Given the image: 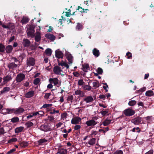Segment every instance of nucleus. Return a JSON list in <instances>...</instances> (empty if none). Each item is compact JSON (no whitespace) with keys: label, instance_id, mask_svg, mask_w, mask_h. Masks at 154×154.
<instances>
[{"label":"nucleus","instance_id":"obj_1","mask_svg":"<svg viewBox=\"0 0 154 154\" xmlns=\"http://www.w3.org/2000/svg\"><path fill=\"white\" fill-rule=\"evenodd\" d=\"M58 66H56L54 67L53 69V72L56 75H60L62 76H63L66 74V71H63V69L64 67L61 68L59 66H61L62 67L64 66L66 67V69L69 68V66L63 60L61 61H58Z\"/></svg>","mask_w":154,"mask_h":154},{"label":"nucleus","instance_id":"obj_2","mask_svg":"<svg viewBox=\"0 0 154 154\" xmlns=\"http://www.w3.org/2000/svg\"><path fill=\"white\" fill-rule=\"evenodd\" d=\"M7 110L9 113H14L16 115H21L24 111V109L22 108L19 107L15 109H8Z\"/></svg>","mask_w":154,"mask_h":154},{"label":"nucleus","instance_id":"obj_3","mask_svg":"<svg viewBox=\"0 0 154 154\" xmlns=\"http://www.w3.org/2000/svg\"><path fill=\"white\" fill-rule=\"evenodd\" d=\"M35 27L32 25H30L29 27L27 28L26 30L27 35L28 36L32 38H33L35 36Z\"/></svg>","mask_w":154,"mask_h":154},{"label":"nucleus","instance_id":"obj_4","mask_svg":"<svg viewBox=\"0 0 154 154\" xmlns=\"http://www.w3.org/2000/svg\"><path fill=\"white\" fill-rule=\"evenodd\" d=\"M48 81L50 83H53L54 85L59 86L61 84V81L59 80L57 78H50Z\"/></svg>","mask_w":154,"mask_h":154},{"label":"nucleus","instance_id":"obj_5","mask_svg":"<svg viewBox=\"0 0 154 154\" xmlns=\"http://www.w3.org/2000/svg\"><path fill=\"white\" fill-rule=\"evenodd\" d=\"M35 63V59L32 57L27 58L26 60V64L28 66H34Z\"/></svg>","mask_w":154,"mask_h":154},{"label":"nucleus","instance_id":"obj_6","mask_svg":"<svg viewBox=\"0 0 154 154\" xmlns=\"http://www.w3.org/2000/svg\"><path fill=\"white\" fill-rule=\"evenodd\" d=\"M25 78V75L23 73H19L17 75L16 80L17 82H20L22 81Z\"/></svg>","mask_w":154,"mask_h":154},{"label":"nucleus","instance_id":"obj_7","mask_svg":"<svg viewBox=\"0 0 154 154\" xmlns=\"http://www.w3.org/2000/svg\"><path fill=\"white\" fill-rule=\"evenodd\" d=\"M123 113L126 116H130L134 114V111L131 109H128L125 110L123 111Z\"/></svg>","mask_w":154,"mask_h":154},{"label":"nucleus","instance_id":"obj_8","mask_svg":"<svg viewBox=\"0 0 154 154\" xmlns=\"http://www.w3.org/2000/svg\"><path fill=\"white\" fill-rule=\"evenodd\" d=\"M142 118L140 117L135 118L131 120V122L135 125H138L141 123Z\"/></svg>","mask_w":154,"mask_h":154},{"label":"nucleus","instance_id":"obj_9","mask_svg":"<svg viewBox=\"0 0 154 154\" xmlns=\"http://www.w3.org/2000/svg\"><path fill=\"white\" fill-rule=\"evenodd\" d=\"M97 122L93 119L90 120L86 122L85 124L88 126H93L97 124Z\"/></svg>","mask_w":154,"mask_h":154},{"label":"nucleus","instance_id":"obj_10","mask_svg":"<svg viewBox=\"0 0 154 154\" xmlns=\"http://www.w3.org/2000/svg\"><path fill=\"white\" fill-rule=\"evenodd\" d=\"M81 121V119L79 117H76L72 118L71 120V123L76 125L79 123Z\"/></svg>","mask_w":154,"mask_h":154},{"label":"nucleus","instance_id":"obj_11","mask_svg":"<svg viewBox=\"0 0 154 154\" xmlns=\"http://www.w3.org/2000/svg\"><path fill=\"white\" fill-rule=\"evenodd\" d=\"M13 77L12 74L11 73L8 74L6 76L3 77L4 82L5 83H7L11 80L12 79Z\"/></svg>","mask_w":154,"mask_h":154},{"label":"nucleus","instance_id":"obj_12","mask_svg":"<svg viewBox=\"0 0 154 154\" xmlns=\"http://www.w3.org/2000/svg\"><path fill=\"white\" fill-rule=\"evenodd\" d=\"M45 37L49 39L52 42H53L56 39L55 36L50 33H47L45 35Z\"/></svg>","mask_w":154,"mask_h":154},{"label":"nucleus","instance_id":"obj_13","mask_svg":"<svg viewBox=\"0 0 154 154\" xmlns=\"http://www.w3.org/2000/svg\"><path fill=\"white\" fill-rule=\"evenodd\" d=\"M18 65V64L15 63L14 62H12L8 64V67L10 69L14 70Z\"/></svg>","mask_w":154,"mask_h":154},{"label":"nucleus","instance_id":"obj_14","mask_svg":"<svg viewBox=\"0 0 154 154\" xmlns=\"http://www.w3.org/2000/svg\"><path fill=\"white\" fill-rule=\"evenodd\" d=\"M96 140L95 138H92L89 140L88 142L86 143L85 144L87 146L90 147L95 143Z\"/></svg>","mask_w":154,"mask_h":154},{"label":"nucleus","instance_id":"obj_15","mask_svg":"<svg viewBox=\"0 0 154 154\" xmlns=\"http://www.w3.org/2000/svg\"><path fill=\"white\" fill-rule=\"evenodd\" d=\"M66 59L69 61V64H71L73 62V57L69 53L66 54Z\"/></svg>","mask_w":154,"mask_h":154},{"label":"nucleus","instance_id":"obj_16","mask_svg":"<svg viewBox=\"0 0 154 154\" xmlns=\"http://www.w3.org/2000/svg\"><path fill=\"white\" fill-rule=\"evenodd\" d=\"M55 56L58 59L62 58L63 57V54L61 51L57 50L55 51Z\"/></svg>","mask_w":154,"mask_h":154},{"label":"nucleus","instance_id":"obj_17","mask_svg":"<svg viewBox=\"0 0 154 154\" xmlns=\"http://www.w3.org/2000/svg\"><path fill=\"white\" fill-rule=\"evenodd\" d=\"M36 35L35 36V40L37 42L40 41L41 39V33L39 31H36Z\"/></svg>","mask_w":154,"mask_h":154},{"label":"nucleus","instance_id":"obj_18","mask_svg":"<svg viewBox=\"0 0 154 154\" xmlns=\"http://www.w3.org/2000/svg\"><path fill=\"white\" fill-rule=\"evenodd\" d=\"M35 92L33 91H29L26 93L25 97L27 98H29L33 97L34 94Z\"/></svg>","mask_w":154,"mask_h":154},{"label":"nucleus","instance_id":"obj_19","mask_svg":"<svg viewBox=\"0 0 154 154\" xmlns=\"http://www.w3.org/2000/svg\"><path fill=\"white\" fill-rule=\"evenodd\" d=\"M13 49V47L12 45H8L5 48V50L7 53L9 54L12 51Z\"/></svg>","mask_w":154,"mask_h":154},{"label":"nucleus","instance_id":"obj_20","mask_svg":"<svg viewBox=\"0 0 154 154\" xmlns=\"http://www.w3.org/2000/svg\"><path fill=\"white\" fill-rule=\"evenodd\" d=\"M22 43L23 45L25 47H28L30 45V41L27 39H25L23 40Z\"/></svg>","mask_w":154,"mask_h":154},{"label":"nucleus","instance_id":"obj_21","mask_svg":"<svg viewBox=\"0 0 154 154\" xmlns=\"http://www.w3.org/2000/svg\"><path fill=\"white\" fill-rule=\"evenodd\" d=\"M50 111L49 113L51 114H54L55 113H59V111L58 110H55V108L54 107H51L48 110Z\"/></svg>","mask_w":154,"mask_h":154},{"label":"nucleus","instance_id":"obj_22","mask_svg":"<svg viewBox=\"0 0 154 154\" xmlns=\"http://www.w3.org/2000/svg\"><path fill=\"white\" fill-rule=\"evenodd\" d=\"M92 53L94 56L96 57H98L100 54L99 50L96 48H94L93 49Z\"/></svg>","mask_w":154,"mask_h":154},{"label":"nucleus","instance_id":"obj_23","mask_svg":"<svg viewBox=\"0 0 154 154\" xmlns=\"http://www.w3.org/2000/svg\"><path fill=\"white\" fill-rule=\"evenodd\" d=\"M84 100L86 103H90L93 101V98L92 96H89L84 98Z\"/></svg>","mask_w":154,"mask_h":154},{"label":"nucleus","instance_id":"obj_24","mask_svg":"<svg viewBox=\"0 0 154 154\" xmlns=\"http://www.w3.org/2000/svg\"><path fill=\"white\" fill-rule=\"evenodd\" d=\"M75 94L76 95H79L81 97H83L84 96V93L83 92L79 89L75 91Z\"/></svg>","mask_w":154,"mask_h":154},{"label":"nucleus","instance_id":"obj_25","mask_svg":"<svg viewBox=\"0 0 154 154\" xmlns=\"http://www.w3.org/2000/svg\"><path fill=\"white\" fill-rule=\"evenodd\" d=\"M40 129L42 131H47L48 130V128L46 125H42L40 128Z\"/></svg>","mask_w":154,"mask_h":154},{"label":"nucleus","instance_id":"obj_26","mask_svg":"<svg viewBox=\"0 0 154 154\" xmlns=\"http://www.w3.org/2000/svg\"><path fill=\"white\" fill-rule=\"evenodd\" d=\"M67 152V151L66 149H61L58 150L57 153H59L60 154H66Z\"/></svg>","mask_w":154,"mask_h":154},{"label":"nucleus","instance_id":"obj_27","mask_svg":"<svg viewBox=\"0 0 154 154\" xmlns=\"http://www.w3.org/2000/svg\"><path fill=\"white\" fill-rule=\"evenodd\" d=\"M10 89V88L9 87H5L3 88V90L1 91V94H3V93H7L9 91Z\"/></svg>","mask_w":154,"mask_h":154},{"label":"nucleus","instance_id":"obj_28","mask_svg":"<svg viewBox=\"0 0 154 154\" xmlns=\"http://www.w3.org/2000/svg\"><path fill=\"white\" fill-rule=\"evenodd\" d=\"M145 95L146 96L150 97L154 95L153 92L151 90H149L147 91Z\"/></svg>","mask_w":154,"mask_h":154},{"label":"nucleus","instance_id":"obj_29","mask_svg":"<svg viewBox=\"0 0 154 154\" xmlns=\"http://www.w3.org/2000/svg\"><path fill=\"white\" fill-rule=\"evenodd\" d=\"M82 87L84 90L90 91L91 89V87L89 85H84L82 86Z\"/></svg>","mask_w":154,"mask_h":154},{"label":"nucleus","instance_id":"obj_30","mask_svg":"<svg viewBox=\"0 0 154 154\" xmlns=\"http://www.w3.org/2000/svg\"><path fill=\"white\" fill-rule=\"evenodd\" d=\"M24 128L23 127H20L17 128L15 130V132L16 133H18L22 131Z\"/></svg>","mask_w":154,"mask_h":154},{"label":"nucleus","instance_id":"obj_31","mask_svg":"<svg viewBox=\"0 0 154 154\" xmlns=\"http://www.w3.org/2000/svg\"><path fill=\"white\" fill-rule=\"evenodd\" d=\"M19 119L17 117H14L11 119V122L13 123H15L19 122Z\"/></svg>","mask_w":154,"mask_h":154},{"label":"nucleus","instance_id":"obj_32","mask_svg":"<svg viewBox=\"0 0 154 154\" xmlns=\"http://www.w3.org/2000/svg\"><path fill=\"white\" fill-rule=\"evenodd\" d=\"M52 51L51 49L48 48L45 50V53L47 56H50L51 54Z\"/></svg>","mask_w":154,"mask_h":154},{"label":"nucleus","instance_id":"obj_33","mask_svg":"<svg viewBox=\"0 0 154 154\" xmlns=\"http://www.w3.org/2000/svg\"><path fill=\"white\" fill-rule=\"evenodd\" d=\"M137 101L135 100H131L128 103V104L130 106H133L136 104Z\"/></svg>","mask_w":154,"mask_h":154},{"label":"nucleus","instance_id":"obj_34","mask_svg":"<svg viewBox=\"0 0 154 154\" xmlns=\"http://www.w3.org/2000/svg\"><path fill=\"white\" fill-rule=\"evenodd\" d=\"M111 121V120L106 119L103 122V124L104 126H106L110 124Z\"/></svg>","mask_w":154,"mask_h":154},{"label":"nucleus","instance_id":"obj_35","mask_svg":"<svg viewBox=\"0 0 154 154\" xmlns=\"http://www.w3.org/2000/svg\"><path fill=\"white\" fill-rule=\"evenodd\" d=\"M82 69L85 72L88 71V69L89 68V65L88 64H86L83 65Z\"/></svg>","mask_w":154,"mask_h":154},{"label":"nucleus","instance_id":"obj_36","mask_svg":"<svg viewBox=\"0 0 154 154\" xmlns=\"http://www.w3.org/2000/svg\"><path fill=\"white\" fill-rule=\"evenodd\" d=\"M29 20V19L28 18L25 17H23L21 20V22L23 23H26L28 22Z\"/></svg>","mask_w":154,"mask_h":154},{"label":"nucleus","instance_id":"obj_37","mask_svg":"<svg viewBox=\"0 0 154 154\" xmlns=\"http://www.w3.org/2000/svg\"><path fill=\"white\" fill-rule=\"evenodd\" d=\"M26 56V54L24 52L22 53L19 56L18 59L20 60H22Z\"/></svg>","mask_w":154,"mask_h":154},{"label":"nucleus","instance_id":"obj_38","mask_svg":"<svg viewBox=\"0 0 154 154\" xmlns=\"http://www.w3.org/2000/svg\"><path fill=\"white\" fill-rule=\"evenodd\" d=\"M5 47L2 44L0 43V52H3L5 51Z\"/></svg>","mask_w":154,"mask_h":154},{"label":"nucleus","instance_id":"obj_39","mask_svg":"<svg viewBox=\"0 0 154 154\" xmlns=\"http://www.w3.org/2000/svg\"><path fill=\"white\" fill-rule=\"evenodd\" d=\"M7 132V131H5L3 128H0V136L3 135Z\"/></svg>","mask_w":154,"mask_h":154},{"label":"nucleus","instance_id":"obj_40","mask_svg":"<svg viewBox=\"0 0 154 154\" xmlns=\"http://www.w3.org/2000/svg\"><path fill=\"white\" fill-rule=\"evenodd\" d=\"M92 84L93 87L94 88V89H96L99 86V83L98 82H93Z\"/></svg>","mask_w":154,"mask_h":154},{"label":"nucleus","instance_id":"obj_41","mask_svg":"<svg viewBox=\"0 0 154 154\" xmlns=\"http://www.w3.org/2000/svg\"><path fill=\"white\" fill-rule=\"evenodd\" d=\"M82 28V25L80 23H78L76 26V29L78 30H80Z\"/></svg>","mask_w":154,"mask_h":154},{"label":"nucleus","instance_id":"obj_42","mask_svg":"<svg viewBox=\"0 0 154 154\" xmlns=\"http://www.w3.org/2000/svg\"><path fill=\"white\" fill-rule=\"evenodd\" d=\"M40 81L39 78H37L35 79L33 81V83L35 85H37L38 84Z\"/></svg>","mask_w":154,"mask_h":154},{"label":"nucleus","instance_id":"obj_43","mask_svg":"<svg viewBox=\"0 0 154 154\" xmlns=\"http://www.w3.org/2000/svg\"><path fill=\"white\" fill-rule=\"evenodd\" d=\"M25 125L27 128H29L33 126V123L31 122H28L25 124Z\"/></svg>","mask_w":154,"mask_h":154},{"label":"nucleus","instance_id":"obj_44","mask_svg":"<svg viewBox=\"0 0 154 154\" xmlns=\"http://www.w3.org/2000/svg\"><path fill=\"white\" fill-rule=\"evenodd\" d=\"M17 140V139L16 138H12L11 139L9 140L8 141V143H11L13 142H16Z\"/></svg>","mask_w":154,"mask_h":154},{"label":"nucleus","instance_id":"obj_45","mask_svg":"<svg viewBox=\"0 0 154 154\" xmlns=\"http://www.w3.org/2000/svg\"><path fill=\"white\" fill-rule=\"evenodd\" d=\"M132 131L133 132H140V130L139 127H137L136 128H133Z\"/></svg>","mask_w":154,"mask_h":154},{"label":"nucleus","instance_id":"obj_46","mask_svg":"<svg viewBox=\"0 0 154 154\" xmlns=\"http://www.w3.org/2000/svg\"><path fill=\"white\" fill-rule=\"evenodd\" d=\"M47 140L45 139H42L38 141V143L41 145L42 143L47 142Z\"/></svg>","mask_w":154,"mask_h":154},{"label":"nucleus","instance_id":"obj_47","mask_svg":"<svg viewBox=\"0 0 154 154\" xmlns=\"http://www.w3.org/2000/svg\"><path fill=\"white\" fill-rule=\"evenodd\" d=\"M21 145L23 147H25L28 146V143L26 142L23 141L21 143Z\"/></svg>","mask_w":154,"mask_h":154},{"label":"nucleus","instance_id":"obj_48","mask_svg":"<svg viewBox=\"0 0 154 154\" xmlns=\"http://www.w3.org/2000/svg\"><path fill=\"white\" fill-rule=\"evenodd\" d=\"M51 95V93H46L44 96V98L46 99H48L49 98V97Z\"/></svg>","mask_w":154,"mask_h":154},{"label":"nucleus","instance_id":"obj_49","mask_svg":"<svg viewBox=\"0 0 154 154\" xmlns=\"http://www.w3.org/2000/svg\"><path fill=\"white\" fill-rule=\"evenodd\" d=\"M84 82L82 79H80L78 81V84L79 85L83 86L84 85Z\"/></svg>","mask_w":154,"mask_h":154},{"label":"nucleus","instance_id":"obj_50","mask_svg":"<svg viewBox=\"0 0 154 154\" xmlns=\"http://www.w3.org/2000/svg\"><path fill=\"white\" fill-rule=\"evenodd\" d=\"M43 114V111H40L39 112H34V115L35 116H36L37 115H42Z\"/></svg>","mask_w":154,"mask_h":154},{"label":"nucleus","instance_id":"obj_51","mask_svg":"<svg viewBox=\"0 0 154 154\" xmlns=\"http://www.w3.org/2000/svg\"><path fill=\"white\" fill-rule=\"evenodd\" d=\"M97 72L100 74H102L103 72L102 69L100 68H98L97 69Z\"/></svg>","mask_w":154,"mask_h":154},{"label":"nucleus","instance_id":"obj_52","mask_svg":"<svg viewBox=\"0 0 154 154\" xmlns=\"http://www.w3.org/2000/svg\"><path fill=\"white\" fill-rule=\"evenodd\" d=\"M81 128V126L79 125H75L74 127V129L75 130H77Z\"/></svg>","mask_w":154,"mask_h":154},{"label":"nucleus","instance_id":"obj_53","mask_svg":"<svg viewBox=\"0 0 154 154\" xmlns=\"http://www.w3.org/2000/svg\"><path fill=\"white\" fill-rule=\"evenodd\" d=\"M73 99V96L72 95H70L67 98L68 101H71Z\"/></svg>","mask_w":154,"mask_h":154},{"label":"nucleus","instance_id":"obj_54","mask_svg":"<svg viewBox=\"0 0 154 154\" xmlns=\"http://www.w3.org/2000/svg\"><path fill=\"white\" fill-rule=\"evenodd\" d=\"M114 154H123V152L121 150H117L114 153Z\"/></svg>","mask_w":154,"mask_h":154},{"label":"nucleus","instance_id":"obj_55","mask_svg":"<svg viewBox=\"0 0 154 154\" xmlns=\"http://www.w3.org/2000/svg\"><path fill=\"white\" fill-rule=\"evenodd\" d=\"M54 119V117L52 116H50L48 117V120L50 121H52Z\"/></svg>","mask_w":154,"mask_h":154},{"label":"nucleus","instance_id":"obj_56","mask_svg":"<svg viewBox=\"0 0 154 154\" xmlns=\"http://www.w3.org/2000/svg\"><path fill=\"white\" fill-rule=\"evenodd\" d=\"M146 90V88L145 87H143L142 88H141L138 91V92H143L145 91Z\"/></svg>","mask_w":154,"mask_h":154},{"label":"nucleus","instance_id":"obj_57","mask_svg":"<svg viewBox=\"0 0 154 154\" xmlns=\"http://www.w3.org/2000/svg\"><path fill=\"white\" fill-rule=\"evenodd\" d=\"M108 112L106 111H101L100 112V113H101V114L103 116L105 115Z\"/></svg>","mask_w":154,"mask_h":154},{"label":"nucleus","instance_id":"obj_58","mask_svg":"<svg viewBox=\"0 0 154 154\" xmlns=\"http://www.w3.org/2000/svg\"><path fill=\"white\" fill-rule=\"evenodd\" d=\"M97 133L96 131H91V135L92 136H95L97 134Z\"/></svg>","mask_w":154,"mask_h":154},{"label":"nucleus","instance_id":"obj_59","mask_svg":"<svg viewBox=\"0 0 154 154\" xmlns=\"http://www.w3.org/2000/svg\"><path fill=\"white\" fill-rule=\"evenodd\" d=\"M99 97L100 98L102 99L103 100L105 99L106 96L103 94L100 95H99Z\"/></svg>","mask_w":154,"mask_h":154},{"label":"nucleus","instance_id":"obj_60","mask_svg":"<svg viewBox=\"0 0 154 154\" xmlns=\"http://www.w3.org/2000/svg\"><path fill=\"white\" fill-rule=\"evenodd\" d=\"M126 55L128 56V58L129 59H130L132 57L131 54L130 52L127 53Z\"/></svg>","mask_w":154,"mask_h":154},{"label":"nucleus","instance_id":"obj_61","mask_svg":"<svg viewBox=\"0 0 154 154\" xmlns=\"http://www.w3.org/2000/svg\"><path fill=\"white\" fill-rule=\"evenodd\" d=\"M15 37L14 36H11L9 40L8 44H9L10 42H12L14 39Z\"/></svg>","mask_w":154,"mask_h":154},{"label":"nucleus","instance_id":"obj_62","mask_svg":"<svg viewBox=\"0 0 154 154\" xmlns=\"http://www.w3.org/2000/svg\"><path fill=\"white\" fill-rule=\"evenodd\" d=\"M153 151L152 149H151L148 152H146L144 154H153Z\"/></svg>","mask_w":154,"mask_h":154},{"label":"nucleus","instance_id":"obj_63","mask_svg":"<svg viewBox=\"0 0 154 154\" xmlns=\"http://www.w3.org/2000/svg\"><path fill=\"white\" fill-rule=\"evenodd\" d=\"M16 150V149H13L11 150H10V151H8L7 152V153L8 154H9L11 153H12V152L15 151Z\"/></svg>","mask_w":154,"mask_h":154},{"label":"nucleus","instance_id":"obj_64","mask_svg":"<svg viewBox=\"0 0 154 154\" xmlns=\"http://www.w3.org/2000/svg\"><path fill=\"white\" fill-rule=\"evenodd\" d=\"M2 26V27L5 29H9L10 28V26L8 25H5L4 24H3Z\"/></svg>","mask_w":154,"mask_h":154}]
</instances>
